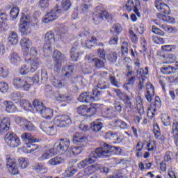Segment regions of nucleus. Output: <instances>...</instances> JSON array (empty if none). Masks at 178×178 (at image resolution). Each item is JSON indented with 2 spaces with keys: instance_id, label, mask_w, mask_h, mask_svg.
Here are the masks:
<instances>
[{
  "instance_id": "f257e3e1",
  "label": "nucleus",
  "mask_w": 178,
  "mask_h": 178,
  "mask_svg": "<svg viewBox=\"0 0 178 178\" xmlns=\"http://www.w3.org/2000/svg\"><path fill=\"white\" fill-rule=\"evenodd\" d=\"M122 149L119 147L111 146L105 143H102L101 147H98L90 154V173H95L99 170L101 173H109V168L95 163L97 158H109L111 155H120Z\"/></svg>"
},
{
  "instance_id": "f03ea898",
  "label": "nucleus",
  "mask_w": 178,
  "mask_h": 178,
  "mask_svg": "<svg viewBox=\"0 0 178 178\" xmlns=\"http://www.w3.org/2000/svg\"><path fill=\"white\" fill-rule=\"evenodd\" d=\"M70 147V140L67 138H61L58 140L54 145V147L44 152L38 158V161L42 162L52 158L54 155L58 154H66Z\"/></svg>"
},
{
  "instance_id": "7ed1b4c3",
  "label": "nucleus",
  "mask_w": 178,
  "mask_h": 178,
  "mask_svg": "<svg viewBox=\"0 0 178 178\" xmlns=\"http://www.w3.org/2000/svg\"><path fill=\"white\" fill-rule=\"evenodd\" d=\"M21 138L25 143L24 149L26 154H35L40 152V146L33 143H40V140L35 138L30 133L25 132L21 135Z\"/></svg>"
},
{
  "instance_id": "20e7f679",
  "label": "nucleus",
  "mask_w": 178,
  "mask_h": 178,
  "mask_svg": "<svg viewBox=\"0 0 178 178\" xmlns=\"http://www.w3.org/2000/svg\"><path fill=\"white\" fill-rule=\"evenodd\" d=\"M135 65V70L137 72V74L139 79V84H138V89L141 91L144 88V83H145V79L148 76V67H145V68H140L141 64L140 63V60L136 59L134 63Z\"/></svg>"
},
{
  "instance_id": "39448f33",
  "label": "nucleus",
  "mask_w": 178,
  "mask_h": 178,
  "mask_svg": "<svg viewBox=\"0 0 178 178\" xmlns=\"http://www.w3.org/2000/svg\"><path fill=\"white\" fill-rule=\"evenodd\" d=\"M31 80L24 77H15L13 79V84L16 90L29 91L31 88Z\"/></svg>"
},
{
  "instance_id": "423d86ee",
  "label": "nucleus",
  "mask_w": 178,
  "mask_h": 178,
  "mask_svg": "<svg viewBox=\"0 0 178 178\" xmlns=\"http://www.w3.org/2000/svg\"><path fill=\"white\" fill-rule=\"evenodd\" d=\"M6 143L10 148H17L22 145L20 138L13 132H8L5 137Z\"/></svg>"
},
{
  "instance_id": "0eeeda50",
  "label": "nucleus",
  "mask_w": 178,
  "mask_h": 178,
  "mask_svg": "<svg viewBox=\"0 0 178 178\" xmlns=\"http://www.w3.org/2000/svg\"><path fill=\"white\" fill-rule=\"evenodd\" d=\"M30 22H31V17H30V15L26 14L22 15L19 24V31L23 35H26V34L30 33Z\"/></svg>"
},
{
  "instance_id": "6e6552de",
  "label": "nucleus",
  "mask_w": 178,
  "mask_h": 178,
  "mask_svg": "<svg viewBox=\"0 0 178 178\" xmlns=\"http://www.w3.org/2000/svg\"><path fill=\"white\" fill-rule=\"evenodd\" d=\"M55 122H48V121H42L40 124V128L47 136H55L56 133V127H55Z\"/></svg>"
},
{
  "instance_id": "1a4fd4ad",
  "label": "nucleus",
  "mask_w": 178,
  "mask_h": 178,
  "mask_svg": "<svg viewBox=\"0 0 178 178\" xmlns=\"http://www.w3.org/2000/svg\"><path fill=\"white\" fill-rule=\"evenodd\" d=\"M55 42V35L52 31L47 32L44 35V44L43 47L44 52L51 54V48H52V44Z\"/></svg>"
},
{
  "instance_id": "9d476101",
  "label": "nucleus",
  "mask_w": 178,
  "mask_h": 178,
  "mask_svg": "<svg viewBox=\"0 0 178 178\" xmlns=\"http://www.w3.org/2000/svg\"><path fill=\"white\" fill-rule=\"evenodd\" d=\"M53 58L54 60V72H59L62 67L63 62H65V56L58 50H54L53 53Z\"/></svg>"
},
{
  "instance_id": "9b49d317",
  "label": "nucleus",
  "mask_w": 178,
  "mask_h": 178,
  "mask_svg": "<svg viewBox=\"0 0 178 178\" xmlns=\"http://www.w3.org/2000/svg\"><path fill=\"white\" fill-rule=\"evenodd\" d=\"M54 124L57 127H67L72 124V119L69 115H60L54 119Z\"/></svg>"
},
{
  "instance_id": "f8f14e48",
  "label": "nucleus",
  "mask_w": 178,
  "mask_h": 178,
  "mask_svg": "<svg viewBox=\"0 0 178 178\" xmlns=\"http://www.w3.org/2000/svg\"><path fill=\"white\" fill-rule=\"evenodd\" d=\"M154 6L157 9L159 13L157 15H170V8L168 4L163 3L161 0H155Z\"/></svg>"
},
{
  "instance_id": "ddd939ff",
  "label": "nucleus",
  "mask_w": 178,
  "mask_h": 178,
  "mask_svg": "<svg viewBox=\"0 0 178 178\" xmlns=\"http://www.w3.org/2000/svg\"><path fill=\"white\" fill-rule=\"evenodd\" d=\"M7 168L9 173L16 176L19 175V165L16 163V159L13 157H7Z\"/></svg>"
},
{
  "instance_id": "4468645a",
  "label": "nucleus",
  "mask_w": 178,
  "mask_h": 178,
  "mask_svg": "<svg viewBox=\"0 0 178 178\" xmlns=\"http://www.w3.org/2000/svg\"><path fill=\"white\" fill-rule=\"evenodd\" d=\"M24 59L26 62L30 65V72H31V73H34V72H35L40 67V65L42 63L38 58H29V56H24Z\"/></svg>"
},
{
  "instance_id": "2eb2a0df",
  "label": "nucleus",
  "mask_w": 178,
  "mask_h": 178,
  "mask_svg": "<svg viewBox=\"0 0 178 178\" xmlns=\"http://www.w3.org/2000/svg\"><path fill=\"white\" fill-rule=\"evenodd\" d=\"M60 13L58 10V8H54L51 10L50 13H48L44 17L42 22L43 23H49V22H54L59 17Z\"/></svg>"
},
{
  "instance_id": "dca6fc26",
  "label": "nucleus",
  "mask_w": 178,
  "mask_h": 178,
  "mask_svg": "<svg viewBox=\"0 0 178 178\" xmlns=\"http://www.w3.org/2000/svg\"><path fill=\"white\" fill-rule=\"evenodd\" d=\"M72 142L74 144L76 145H80V144L85 143V144H88V137L84 136V134L76 132L73 135Z\"/></svg>"
},
{
  "instance_id": "f3484780",
  "label": "nucleus",
  "mask_w": 178,
  "mask_h": 178,
  "mask_svg": "<svg viewBox=\"0 0 178 178\" xmlns=\"http://www.w3.org/2000/svg\"><path fill=\"white\" fill-rule=\"evenodd\" d=\"M162 106V103L161 102V99L159 97H156L154 104L153 106H151L150 108H148L147 111V116L150 119H152L154 116H155V112H156V108H159Z\"/></svg>"
},
{
  "instance_id": "a211bd4d",
  "label": "nucleus",
  "mask_w": 178,
  "mask_h": 178,
  "mask_svg": "<svg viewBox=\"0 0 178 178\" xmlns=\"http://www.w3.org/2000/svg\"><path fill=\"white\" fill-rule=\"evenodd\" d=\"M22 49L24 52V56H29V49H30V47L32 45L31 40L29 38H24L21 39L19 42Z\"/></svg>"
},
{
  "instance_id": "6ab92c4d",
  "label": "nucleus",
  "mask_w": 178,
  "mask_h": 178,
  "mask_svg": "<svg viewBox=\"0 0 178 178\" xmlns=\"http://www.w3.org/2000/svg\"><path fill=\"white\" fill-rule=\"evenodd\" d=\"M10 129V118H4L0 120V134H5Z\"/></svg>"
},
{
  "instance_id": "aec40b11",
  "label": "nucleus",
  "mask_w": 178,
  "mask_h": 178,
  "mask_svg": "<svg viewBox=\"0 0 178 178\" xmlns=\"http://www.w3.org/2000/svg\"><path fill=\"white\" fill-rule=\"evenodd\" d=\"M126 77L127 84H129V86H134V83H136V72L131 70V67H130V65L127 66Z\"/></svg>"
},
{
  "instance_id": "412c9836",
  "label": "nucleus",
  "mask_w": 178,
  "mask_h": 178,
  "mask_svg": "<svg viewBox=\"0 0 178 178\" xmlns=\"http://www.w3.org/2000/svg\"><path fill=\"white\" fill-rule=\"evenodd\" d=\"M8 58L10 65H13V66H17L22 62V57L16 51L11 52Z\"/></svg>"
},
{
  "instance_id": "4be33fe9",
  "label": "nucleus",
  "mask_w": 178,
  "mask_h": 178,
  "mask_svg": "<svg viewBox=\"0 0 178 178\" xmlns=\"http://www.w3.org/2000/svg\"><path fill=\"white\" fill-rule=\"evenodd\" d=\"M146 90L147 92L145 94V98L148 102H151L152 101V97L155 95V89L154 88V85L148 82L146 84Z\"/></svg>"
},
{
  "instance_id": "5701e85b",
  "label": "nucleus",
  "mask_w": 178,
  "mask_h": 178,
  "mask_svg": "<svg viewBox=\"0 0 178 178\" xmlns=\"http://www.w3.org/2000/svg\"><path fill=\"white\" fill-rule=\"evenodd\" d=\"M90 158L81 161L77 164L79 169H84L83 172L86 176H90Z\"/></svg>"
},
{
  "instance_id": "b1692460",
  "label": "nucleus",
  "mask_w": 178,
  "mask_h": 178,
  "mask_svg": "<svg viewBox=\"0 0 178 178\" xmlns=\"http://www.w3.org/2000/svg\"><path fill=\"white\" fill-rule=\"evenodd\" d=\"M3 104L6 106V112L8 113H15V112H17V107H16L12 102L5 100Z\"/></svg>"
},
{
  "instance_id": "393cba45",
  "label": "nucleus",
  "mask_w": 178,
  "mask_h": 178,
  "mask_svg": "<svg viewBox=\"0 0 178 178\" xmlns=\"http://www.w3.org/2000/svg\"><path fill=\"white\" fill-rule=\"evenodd\" d=\"M62 163H65V159L58 156L51 159L47 162V165H49V166H56Z\"/></svg>"
},
{
  "instance_id": "a878e982",
  "label": "nucleus",
  "mask_w": 178,
  "mask_h": 178,
  "mask_svg": "<svg viewBox=\"0 0 178 178\" xmlns=\"http://www.w3.org/2000/svg\"><path fill=\"white\" fill-rule=\"evenodd\" d=\"M40 113L44 119H51L54 116V110L44 106Z\"/></svg>"
},
{
  "instance_id": "bb28decb",
  "label": "nucleus",
  "mask_w": 178,
  "mask_h": 178,
  "mask_svg": "<svg viewBox=\"0 0 178 178\" xmlns=\"http://www.w3.org/2000/svg\"><path fill=\"white\" fill-rule=\"evenodd\" d=\"M72 6V2L70 0H62L60 8H58L60 13H63V12H66L70 9Z\"/></svg>"
},
{
  "instance_id": "cd10ccee",
  "label": "nucleus",
  "mask_w": 178,
  "mask_h": 178,
  "mask_svg": "<svg viewBox=\"0 0 178 178\" xmlns=\"http://www.w3.org/2000/svg\"><path fill=\"white\" fill-rule=\"evenodd\" d=\"M32 169L35 170V172H39L40 173H47L48 172V168L41 163H35L32 166Z\"/></svg>"
},
{
  "instance_id": "c85d7f7f",
  "label": "nucleus",
  "mask_w": 178,
  "mask_h": 178,
  "mask_svg": "<svg viewBox=\"0 0 178 178\" xmlns=\"http://www.w3.org/2000/svg\"><path fill=\"white\" fill-rule=\"evenodd\" d=\"M105 88H106V86H105L104 83L101 84L99 83L92 90L93 97H100L102 91L99 90H105Z\"/></svg>"
},
{
  "instance_id": "c756f323",
  "label": "nucleus",
  "mask_w": 178,
  "mask_h": 178,
  "mask_svg": "<svg viewBox=\"0 0 178 178\" xmlns=\"http://www.w3.org/2000/svg\"><path fill=\"white\" fill-rule=\"evenodd\" d=\"M79 45L76 44L75 47H72L71 49V59L73 62H77L79 56H80V53L79 52Z\"/></svg>"
},
{
  "instance_id": "7c9ffc66",
  "label": "nucleus",
  "mask_w": 178,
  "mask_h": 178,
  "mask_svg": "<svg viewBox=\"0 0 178 178\" xmlns=\"http://www.w3.org/2000/svg\"><path fill=\"white\" fill-rule=\"evenodd\" d=\"M172 136L174 138L175 143L177 147H178V122L175 121L172 123Z\"/></svg>"
},
{
  "instance_id": "2f4dec72",
  "label": "nucleus",
  "mask_w": 178,
  "mask_h": 178,
  "mask_svg": "<svg viewBox=\"0 0 178 178\" xmlns=\"http://www.w3.org/2000/svg\"><path fill=\"white\" fill-rule=\"evenodd\" d=\"M8 42L11 45H17L19 42V36L17 35V33L11 32L8 37Z\"/></svg>"
},
{
  "instance_id": "473e14b6",
  "label": "nucleus",
  "mask_w": 178,
  "mask_h": 178,
  "mask_svg": "<svg viewBox=\"0 0 178 178\" xmlns=\"http://www.w3.org/2000/svg\"><path fill=\"white\" fill-rule=\"evenodd\" d=\"M161 72L163 74H173L176 73V68L170 65H166L161 68Z\"/></svg>"
},
{
  "instance_id": "72a5a7b5",
  "label": "nucleus",
  "mask_w": 178,
  "mask_h": 178,
  "mask_svg": "<svg viewBox=\"0 0 178 178\" xmlns=\"http://www.w3.org/2000/svg\"><path fill=\"white\" fill-rule=\"evenodd\" d=\"M83 151V148L81 147H74L72 149H70L67 154L68 156H76V155H79V154H81Z\"/></svg>"
},
{
  "instance_id": "f704fd0d",
  "label": "nucleus",
  "mask_w": 178,
  "mask_h": 178,
  "mask_svg": "<svg viewBox=\"0 0 178 178\" xmlns=\"http://www.w3.org/2000/svg\"><path fill=\"white\" fill-rule=\"evenodd\" d=\"M24 93L19 91H14L11 92L10 95V99H12V101H16V102L20 101L22 98H24Z\"/></svg>"
},
{
  "instance_id": "c9c22d12",
  "label": "nucleus",
  "mask_w": 178,
  "mask_h": 178,
  "mask_svg": "<svg viewBox=\"0 0 178 178\" xmlns=\"http://www.w3.org/2000/svg\"><path fill=\"white\" fill-rule=\"evenodd\" d=\"M136 106L138 113L140 116H143V115H144V108L143 107V100L140 96H137L136 97Z\"/></svg>"
},
{
  "instance_id": "e433bc0d",
  "label": "nucleus",
  "mask_w": 178,
  "mask_h": 178,
  "mask_svg": "<svg viewBox=\"0 0 178 178\" xmlns=\"http://www.w3.org/2000/svg\"><path fill=\"white\" fill-rule=\"evenodd\" d=\"M33 108L37 111V112H39V113L42 111L43 108L45 107L44 104L38 99H35L33 102Z\"/></svg>"
},
{
  "instance_id": "4c0bfd02",
  "label": "nucleus",
  "mask_w": 178,
  "mask_h": 178,
  "mask_svg": "<svg viewBox=\"0 0 178 178\" xmlns=\"http://www.w3.org/2000/svg\"><path fill=\"white\" fill-rule=\"evenodd\" d=\"M88 111H90V108L86 105H82L77 108V113L81 116H87Z\"/></svg>"
},
{
  "instance_id": "58836bf2",
  "label": "nucleus",
  "mask_w": 178,
  "mask_h": 178,
  "mask_svg": "<svg viewBox=\"0 0 178 178\" xmlns=\"http://www.w3.org/2000/svg\"><path fill=\"white\" fill-rule=\"evenodd\" d=\"M51 84L56 88H62V87H65V83H63V81L56 78L51 80Z\"/></svg>"
},
{
  "instance_id": "ea45409f",
  "label": "nucleus",
  "mask_w": 178,
  "mask_h": 178,
  "mask_svg": "<svg viewBox=\"0 0 178 178\" xmlns=\"http://www.w3.org/2000/svg\"><path fill=\"white\" fill-rule=\"evenodd\" d=\"M90 33H87L86 34L85 33L83 36V39L81 42L82 46L83 48L89 49H90Z\"/></svg>"
},
{
  "instance_id": "a19ab883",
  "label": "nucleus",
  "mask_w": 178,
  "mask_h": 178,
  "mask_svg": "<svg viewBox=\"0 0 178 178\" xmlns=\"http://www.w3.org/2000/svg\"><path fill=\"white\" fill-rule=\"evenodd\" d=\"M56 99L57 101H60L61 102H66L67 101H71L72 97L69 96L67 93H60L56 97Z\"/></svg>"
},
{
  "instance_id": "79ce46f5",
  "label": "nucleus",
  "mask_w": 178,
  "mask_h": 178,
  "mask_svg": "<svg viewBox=\"0 0 178 178\" xmlns=\"http://www.w3.org/2000/svg\"><path fill=\"white\" fill-rule=\"evenodd\" d=\"M157 17L163 22H168L169 23H175V18L170 17L168 15L157 14Z\"/></svg>"
},
{
  "instance_id": "37998d69",
  "label": "nucleus",
  "mask_w": 178,
  "mask_h": 178,
  "mask_svg": "<svg viewBox=\"0 0 178 178\" xmlns=\"http://www.w3.org/2000/svg\"><path fill=\"white\" fill-rule=\"evenodd\" d=\"M90 129L91 130L95 131L96 133L100 131L101 129H102V123L99 122H93L90 124Z\"/></svg>"
},
{
  "instance_id": "c03bdc74",
  "label": "nucleus",
  "mask_w": 178,
  "mask_h": 178,
  "mask_svg": "<svg viewBox=\"0 0 178 178\" xmlns=\"http://www.w3.org/2000/svg\"><path fill=\"white\" fill-rule=\"evenodd\" d=\"M19 166L22 169H26L29 165H30V161H29V159L21 157L18 160Z\"/></svg>"
},
{
  "instance_id": "a18cd8bd",
  "label": "nucleus",
  "mask_w": 178,
  "mask_h": 178,
  "mask_svg": "<svg viewBox=\"0 0 178 178\" xmlns=\"http://www.w3.org/2000/svg\"><path fill=\"white\" fill-rule=\"evenodd\" d=\"M115 126H118V127H120V129H122L123 130H126V129H129V125L126 122L122 120H115L114 122Z\"/></svg>"
},
{
  "instance_id": "49530a36",
  "label": "nucleus",
  "mask_w": 178,
  "mask_h": 178,
  "mask_svg": "<svg viewBox=\"0 0 178 178\" xmlns=\"http://www.w3.org/2000/svg\"><path fill=\"white\" fill-rule=\"evenodd\" d=\"M106 58L109 62L115 63L118 60V53L111 51L107 54Z\"/></svg>"
},
{
  "instance_id": "de8ad7c7",
  "label": "nucleus",
  "mask_w": 178,
  "mask_h": 178,
  "mask_svg": "<svg viewBox=\"0 0 178 178\" xmlns=\"http://www.w3.org/2000/svg\"><path fill=\"white\" fill-rule=\"evenodd\" d=\"M20 105L25 111H30V109H33V105H31V103L27 100L22 99L20 102Z\"/></svg>"
},
{
  "instance_id": "09e8293b",
  "label": "nucleus",
  "mask_w": 178,
  "mask_h": 178,
  "mask_svg": "<svg viewBox=\"0 0 178 178\" xmlns=\"http://www.w3.org/2000/svg\"><path fill=\"white\" fill-rule=\"evenodd\" d=\"M79 102H88L90 101V93L89 92H83L81 94L78 98Z\"/></svg>"
},
{
  "instance_id": "8fccbe9b",
  "label": "nucleus",
  "mask_w": 178,
  "mask_h": 178,
  "mask_svg": "<svg viewBox=\"0 0 178 178\" xmlns=\"http://www.w3.org/2000/svg\"><path fill=\"white\" fill-rule=\"evenodd\" d=\"M20 12V9H19V7L15 6L12 8L10 12V16L11 19H16L17 16H19V13Z\"/></svg>"
},
{
  "instance_id": "3c124183",
  "label": "nucleus",
  "mask_w": 178,
  "mask_h": 178,
  "mask_svg": "<svg viewBox=\"0 0 178 178\" xmlns=\"http://www.w3.org/2000/svg\"><path fill=\"white\" fill-rule=\"evenodd\" d=\"M153 133L156 138H161V129H159V125L156 123L153 124Z\"/></svg>"
},
{
  "instance_id": "603ef678",
  "label": "nucleus",
  "mask_w": 178,
  "mask_h": 178,
  "mask_svg": "<svg viewBox=\"0 0 178 178\" xmlns=\"http://www.w3.org/2000/svg\"><path fill=\"white\" fill-rule=\"evenodd\" d=\"M161 119L164 126H170V117L168 114H162Z\"/></svg>"
},
{
  "instance_id": "864d4df0",
  "label": "nucleus",
  "mask_w": 178,
  "mask_h": 178,
  "mask_svg": "<svg viewBox=\"0 0 178 178\" xmlns=\"http://www.w3.org/2000/svg\"><path fill=\"white\" fill-rule=\"evenodd\" d=\"M93 22L95 23V24H99V23H101V22H102V20H104V19L102 18V14L101 13H95L94 14V17H93Z\"/></svg>"
},
{
  "instance_id": "5fc2aeb1",
  "label": "nucleus",
  "mask_w": 178,
  "mask_h": 178,
  "mask_svg": "<svg viewBox=\"0 0 178 178\" xmlns=\"http://www.w3.org/2000/svg\"><path fill=\"white\" fill-rule=\"evenodd\" d=\"M92 63L95 65V67H97L98 69H101V67H104V66L105 65L104 61L97 58L92 60Z\"/></svg>"
},
{
  "instance_id": "6e6d98bb",
  "label": "nucleus",
  "mask_w": 178,
  "mask_h": 178,
  "mask_svg": "<svg viewBox=\"0 0 178 178\" xmlns=\"http://www.w3.org/2000/svg\"><path fill=\"white\" fill-rule=\"evenodd\" d=\"M122 30L123 29L122 28V26L119 24H116L113 26V27L111 29V32L119 35L120 34V33H122Z\"/></svg>"
},
{
  "instance_id": "4d7b16f0",
  "label": "nucleus",
  "mask_w": 178,
  "mask_h": 178,
  "mask_svg": "<svg viewBox=\"0 0 178 178\" xmlns=\"http://www.w3.org/2000/svg\"><path fill=\"white\" fill-rule=\"evenodd\" d=\"M62 70H65V72H67L65 74L66 77H72V75L73 74V70H74V65H68L67 69L63 68Z\"/></svg>"
},
{
  "instance_id": "13d9d810",
  "label": "nucleus",
  "mask_w": 178,
  "mask_h": 178,
  "mask_svg": "<svg viewBox=\"0 0 178 178\" xmlns=\"http://www.w3.org/2000/svg\"><path fill=\"white\" fill-rule=\"evenodd\" d=\"M129 35L131 38V41L134 42V44H137L138 42V37L137 36V34L134 33L133 29H129Z\"/></svg>"
},
{
  "instance_id": "bf43d9fd",
  "label": "nucleus",
  "mask_w": 178,
  "mask_h": 178,
  "mask_svg": "<svg viewBox=\"0 0 178 178\" xmlns=\"http://www.w3.org/2000/svg\"><path fill=\"white\" fill-rule=\"evenodd\" d=\"M18 72L22 76H26L30 72V70L27 67V65H23L19 67Z\"/></svg>"
},
{
  "instance_id": "052dcab7",
  "label": "nucleus",
  "mask_w": 178,
  "mask_h": 178,
  "mask_svg": "<svg viewBox=\"0 0 178 178\" xmlns=\"http://www.w3.org/2000/svg\"><path fill=\"white\" fill-rule=\"evenodd\" d=\"M27 120L22 118V117H17L15 118V122L16 123H17V124H19V126H21V127H24V126H26V123H27Z\"/></svg>"
},
{
  "instance_id": "680f3d73",
  "label": "nucleus",
  "mask_w": 178,
  "mask_h": 178,
  "mask_svg": "<svg viewBox=\"0 0 178 178\" xmlns=\"http://www.w3.org/2000/svg\"><path fill=\"white\" fill-rule=\"evenodd\" d=\"M24 129L28 130L29 131H34V130H35V127L31 122L28 120L24 127Z\"/></svg>"
},
{
  "instance_id": "e2e57ef3",
  "label": "nucleus",
  "mask_w": 178,
  "mask_h": 178,
  "mask_svg": "<svg viewBox=\"0 0 178 178\" xmlns=\"http://www.w3.org/2000/svg\"><path fill=\"white\" fill-rule=\"evenodd\" d=\"M122 101L125 104L126 108H131V100H130V97L127 95L122 99Z\"/></svg>"
},
{
  "instance_id": "0e129e2a",
  "label": "nucleus",
  "mask_w": 178,
  "mask_h": 178,
  "mask_svg": "<svg viewBox=\"0 0 178 178\" xmlns=\"http://www.w3.org/2000/svg\"><path fill=\"white\" fill-rule=\"evenodd\" d=\"M147 151L152 152L156 149V142L150 141L147 145Z\"/></svg>"
},
{
  "instance_id": "69168bd1",
  "label": "nucleus",
  "mask_w": 178,
  "mask_h": 178,
  "mask_svg": "<svg viewBox=\"0 0 178 178\" xmlns=\"http://www.w3.org/2000/svg\"><path fill=\"white\" fill-rule=\"evenodd\" d=\"M37 55H38V49L35 47H31L28 57L30 56L29 58H35Z\"/></svg>"
},
{
  "instance_id": "338daca9",
  "label": "nucleus",
  "mask_w": 178,
  "mask_h": 178,
  "mask_svg": "<svg viewBox=\"0 0 178 178\" xmlns=\"http://www.w3.org/2000/svg\"><path fill=\"white\" fill-rule=\"evenodd\" d=\"M152 33H154V34H156L157 35H161V37H163L165 35V32H163L161 29L152 26Z\"/></svg>"
},
{
  "instance_id": "774afa93",
  "label": "nucleus",
  "mask_w": 178,
  "mask_h": 178,
  "mask_svg": "<svg viewBox=\"0 0 178 178\" xmlns=\"http://www.w3.org/2000/svg\"><path fill=\"white\" fill-rule=\"evenodd\" d=\"M9 85L6 82H0V92H8Z\"/></svg>"
}]
</instances>
